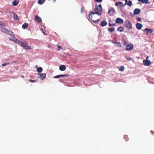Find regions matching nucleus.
Masks as SVG:
<instances>
[{
  "label": "nucleus",
  "instance_id": "1",
  "mask_svg": "<svg viewBox=\"0 0 154 154\" xmlns=\"http://www.w3.org/2000/svg\"><path fill=\"white\" fill-rule=\"evenodd\" d=\"M102 7L101 4L98 5H96L95 8L94 9V11L93 12H91V14H97L98 15L100 16L102 14Z\"/></svg>",
  "mask_w": 154,
  "mask_h": 154
},
{
  "label": "nucleus",
  "instance_id": "2",
  "mask_svg": "<svg viewBox=\"0 0 154 154\" xmlns=\"http://www.w3.org/2000/svg\"><path fill=\"white\" fill-rule=\"evenodd\" d=\"M124 24L126 27L128 29H131L132 28V25L130 21L128 20H126Z\"/></svg>",
  "mask_w": 154,
  "mask_h": 154
},
{
  "label": "nucleus",
  "instance_id": "3",
  "mask_svg": "<svg viewBox=\"0 0 154 154\" xmlns=\"http://www.w3.org/2000/svg\"><path fill=\"white\" fill-rule=\"evenodd\" d=\"M20 45L26 49H31V47L28 46L26 42H22Z\"/></svg>",
  "mask_w": 154,
  "mask_h": 154
},
{
  "label": "nucleus",
  "instance_id": "4",
  "mask_svg": "<svg viewBox=\"0 0 154 154\" xmlns=\"http://www.w3.org/2000/svg\"><path fill=\"white\" fill-rule=\"evenodd\" d=\"M1 31L2 32L5 33L9 35H11L13 33V32L12 31L8 29H7L2 28Z\"/></svg>",
  "mask_w": 154,
  "mask_h": 154
},
{
  "label": "nucleus",
  "instance_id": "5",
  "mask_svg": "<svg viewBox=\"0 0 154 154\" xmlns=\"http://www.w3.org/2000/svg\"><path fill=\"white\" fill-rule=\"evenodd\" d=\"M134 48L133 45L132 44H130L126 45V50L127 51L132 50Z\"/></svg>",
  "mask_w": 154,
  "mask_h": 154
},
{
  "label": "nucleus",
  "instance_id": "6",
  "mask_svg": "<svg viewBox=\"0 0 154 154\" xmlns=\"http://www.w3.org/2000/svg\"><path fill=\"white\" fill-rule=\"evenodd\" d=\"M11 16L14 18L16 20H19V19L18 18L17 15L14 12H10Z\"/></svg>",
  "mask_w": 154,
  "mask_h": 154
},
{
  "label": "nucleus",
  "instance_id": "7",
  "mask_svg": "<svg viewBox=\"0 0 154 154\" xmlns=\"http://www.w3.org/2000/svg\"><path fill=\"white\" fill-rule=\"evenodd\" d=\"M91 12H91L90 13H89V18L91 20L94 22V23H97L98 22L99 20H100V19H97V20H93L92 19V17L91 15L92 14H91Z\"/></svg>",
  "mask_w": 154,
  "mask_h": 154
},
{
  "label": "nucleus",
  "instance_id": "8",
  "mask_svg": "<svg viewBox=\"0 0 154 154\" xmlns=\"http://www.w3.org/2000/svg\"><path fill=\"white\" fill-rule=\"evenodd\" d=\"M116 23L121 24L123 23L124 22V21L122 19L118 18L116 19Z\"/></svg>",
  "mask_w": 154,
  "mask_h": 154
},
{
  "label": "nucleus",
  "instance_id": "9",
  "mask_svg": "<svg viewBox=\"0 0 154 154\" xmlns=\"http://www.w3.org/2000/svg\"><path fill=\"white\" fill-rule=\"evenodd\" d=\"M12 41L16 42V43L19 45H20L22 42L19 40L18 39H17L14 37H13V38L12 39Z\"/></svg>",
  "mask_w": 154,
  "mask_h": 154
},
{
  "label": "nucleus",
  "instance_id": "10",
  "mask_svg": "<svg viewBox=\"0 0 154 154\" xmlns=\"http://www.w3.org/2000/svg\"><path fill=\"white\" fill-rule=\"evenodd\" d=\"M153 32V30L151 29L146 28L145 29V32L147 35L151 34Z\"/></svg>",
  "mask_w": 154,
  "mask_h": 154
},
{
  "label": "nucleus",
  "instance_id": "11",
  "mask_svg": "<svg viewBox=\"0 0 154 154\" xmlns=\"http://www.w3.org/2000/svg\"><path fill=\"white\" fill-rule=\"evenodd\" d=\"M35 20L39 23H41L42 21L41 18L38 15H36L35 16Z\"/></svg>",
  "mask_w": 154,
  "mask_h": 154
},
{
  "label": "nucleus",
  "instance_id": "12",
  "mask_svg": "<svg viewBox=\"0 0 154 154\" xmlns=\"http://www.w3.org/2000/svg\"><path fill=\"white\" fill-rule=\"evenodd\" d=\"M46 77V75L45 73L40 74L38 76V78L42 80H43Z\"/></svg>",
  "mask_w": 154,
  "mask_h": 154
},
{
  "label": "nucleus",
  "instance_id": "13",
  "mask_svg": "<svg viewBox=\"0 0 154 154\" xmlns=\"http://www.w3.org/2000/svg\"><path fill=\"white\" fill-rule=\"evenodd\" d=\"M115 11V10L113 8H110L108 12V13L110 14V16L112 15Z\"/></svg>",
  "mask_w": 154,
  "mask_h": 154
},
{
  "label": "nucleus",
  "instance_id": "14",
  "mask_svg": "<svg viewBox=\"0 0 154 154\" xmlns=\"http://www.w3.org/2000/svg\"><path fill=\"white\" fill-rule=\"evenodd\" d=\"M140 12V10L139 9L136 8L134 11V14L135 15H138Z\"/></svg>",
  "mask_w": 154,
  "mask_h": 154
},
{
  "label": "nucleus",
  "instance_id": "15",
  "mask_svg": "<svg viewBox=\"0 0 154 154\" xmlns=\"http://www.w3.org/2000/svg\"><path fill=\"white\" fill-rule=\"evenodd\" d=\"M136 28L138 29H141L142 28V27L143 26V25L140 23H136Z\"/></svg>",
  "mask_w": 154,
  "mask_h": 154
},
{
  "label": "nucleus",
  "instance_id": "16",
  "mask_svg": "<svg viewBox=\"0 0 154 154\" xmlns=\"http://www.w3.org/2000/svg\"><path fill=\"white\" fill-rule=\"evenodd\" d=\"M128 5L129 6H131L132 5V3L131 1L130 0H129L128 1V0H125V5Z\"/></svg>",
  "mask_w": 154,
  "mask_h": 154
},
{
  "label": "nucleus",
  "instance_id": "17",
  "mask_svg": "<svg viewBox=\"0 0 154 154\" xmlns=\"http://www.w3.org/2000/svg\"><path fill=\"white\" fill-rule=\"evenodd\" d=\"M68 76L67 75H57L54 77V78H57L59 77H67Z\"/></svg>",
  "mask_w": 154,
  "mask_h": 154
},
{
  "label": "nucleus",
  "instance_id": "18",
  "mask_svg": "<svg viewBox=\"0 0 154 154\" xmlns=\"http://www.w3.org/2000/svg\"><path fill=\"white\" fill-rule=\"evenodd\" d=\"M66 67L64 65H61L59 67L60 70L62 71H63L65 70Z\"/></svg>",
  "mask_w": 154,
  "mask_h": 154
},
{
  "label": "nucleus",
  "instance_id": "19",
  "mask_svg": "<svg viewBox=\"0 0 154 154\" xmlns=\"http://www.w3.org/2000/svg\"><path fill=\"white\" fill-rule=\"evenodd\" d=\"M107 25V22L105 20L102 21L100 23V26H104Z\"/></svg>",
  "mask_w": 154,
  "mask_h": 154
},
{
  "label": "nucleus",
  "instance_id": "20",
  "mask_svg": "<svg viewBox=\"0 0 154 154\" xmlns=\"http://www.w3.org/2000/svg\"><path fill=\"white\" fill-rule=\"evenodd\" d=\"M151 64V62L148 60H145V66H149Z\"/></svg>",
  "mask_w": 154,
  "mask_h": 154
},
{
  "label": "nucleus",
  "instance_id": "21",
  "mask_svg": "<svg viewBox=\"0 0 154 154\" xmlns=\"http://www.w3.org/2000/svg\"><path fill=\"white\" fill-rule=\"evenodd\" d=\"M19 3V1L16 0H14L12 3V5L13 6L17 5Z\"/></svg>",
  "mask_w": 154,
  "mask_h": 154
},
{
  "label": "nucleus",
  "instance_id": "22",
  "mask_svg": "<svg viewBox=\"0 0 154 154\" xmlns=\"http://www.w3.org/2000/svg\"><path fill=\"white\" fill-rule=\"evenodd\" d=\"M28 26V24L27 23H25L22 26V28L23 29H25L27 28Z\"/></svg>",
  "mask_w": 154,
  "mask_h": 154
},
{
  "label": "nucleus",
  "instance_id": "23",
  "mask_svg": "<svg viewBox=\"0 0 154 154\" xmlns=\"http://www.w3.org/2000/svg\"><path fill=\"white\" fill-rule=\"evenodd\" d=\"M45 2V0H38V3L39 5L43 4Z\"/></svg>",
  "mask_w": 154,
  "mask_h": 154
},
{
  "label": "nucleus",
  "instance_id": "24",
  "mask_svg": "<svg viewBox=\"0 0 154 154\" xmlns=\"http://www.w3.org/2000/svg\"><path fill=\"white\" fill-rule=\"evenodd\" d=\"M124 28L123 27H122L121 26L119 27L117 29V30L121 32H122L124 30Z\"/></svg>",
  "mask_w": 154,
  "mask_h": 154
},
{
  "label": "nucleus",
  "instance_id": "25",
  "mask_svg": "<svg viewBox=\"0 0 154 154\" xmlns=\"http://www.w3.org/2000/svg\"><path fill=\"white\" fill-rule=\"evenodd\" d=\"M115 28L113 27H111L109 28L108 29V30L109 31L111 32H112L114 31L115 30Z\"/></svg>",
  "mask_w": 154,
  "mask_h": 154
},
{
  "label": "nucleus",
  "instance_id": "26",
  "mask_svg": "<svg viewBox=\"0 0 154 154\" xmlns=\"http://www.w3.org/2000/svg\"><path fill=\"white\" fill-rule=\"evenodd\" d=\"M37 71L38 72L41 73L42 71V68L41 67H39L37 68Z\"/></svg>",
  "mask_w": 154,
  "mask_h": 154
},
{
  "label": "nucleus",
  "instance_id": "27",
  "mask_svg": "<svg viewBox=\"0 0 154 154\" xmlns=\"http://www.w3.org/2000/svg\"><path fill=\"white\" fill-rule=\"evenodd\" d=\"M124 69H125V67L123 66H121L119 69V70L121 71H123L124 70Z\"/></svg>",
  "mask_w": 154,
  "mask_h": 154
},
{
  "label": "nucleus",
  "instance_id": "28",
  "mask_svg": "<svg viewBox=\"0 0 154 154\" xmlns=\"http://www.w3.org/2000/svg\"><path fill=\"white\" fill-rule=\"evenodd\" d=\"M116 23H109V26H116Z\"/></svg>",
  "mask_w": 154,
  "mask_h": 154
},
{
  "label": "nucleus",
  "instance_id": "29",
  "mask_svg": "<svg viewBox=\"0 0 154 154\" xmlns=\"http://www.w3.org/2000/svg\"><path fill=\"white\" fill-rule=\"evenodd\" d=\"M119 5L121 6L122 7H124V6L125 5H124L122 2H119Z\"/></svg>",
  "mask_w": 154,
  "mask_h": 154
},
{
  "label": "nucleus",
  "instance_id": "30",
  "mask_svg": "<svg viewBox=\"0 0 154 154\" xmlns=\"http://www.w3.org/2000/svg\"><path fill=\"white\" fill-rule=\"evenodd\" d=\"M10 63H5L2 64V66H6V65H8Z\"/></svg>",
  "mask_w": 154,
  "mask_h": 154
},
{
  "label": "nucleus",
  "instance_id": "31",
  "mask_svg": "<svg viewBox=\"0 0 154 154\" xmlns=\"http://www.w3.org/2000/svg\"><path fill=\"white\" fill-rule=\"evenodd\" d=\"M0 25H1L2 26H3L4 27H5V26H6L5 24L3 23H2H2H0Z\"/></svg>",
  "mask_w": 154,
  "mask_h": 154
},
{
  "label": "nucleus",
  "instance_id": "32",
  "mask_svg": "<svg viewBox=\"0 0 154 154\" xmlns=\"http://www.w3.org/2000/svg\"><path fill=\"white\" fill-rule=\"evenodd\" d=\"M117 46H119V47H122V45H121V44H120V42H117Z\"/></svg>",
  "mask_w": 154,
  "mask_h": 154
},
{
  "label": "nucleus",
  "instance_id": "33",
  "mask_svg": "<svg viewBox=\"0 0 154 154\" xmlns=\"http://www.w3.org/2000/svg\"><path fill=\"white\" fill-rule=\"evenodd\" d=\"M126 59L128 60H131V57H126Z\"/></svg>",
  "mask_w": 154,
  "mask_h": 154
},
{
  "label": "nucleus",
  "instance_id": "34",
  "mask_svg": "<svg viewBox=\"0 0 154 154\" xmlns=\"http://www.w3.org/2000/svg\"><path fill=\"white\" fill-rule=\"evenodd\" d=\"M57 47L58 48H59V49L58 50V51L60 50V49H61L62 48L61 46H57Z\"/></svg>",
  "mask_w": 154,
  "mask_h": 154
},
{
  "label": "nucleus",
  "instance_id": "35",
  "mask_svg": "<svg viewBox=\"0 0 154 154\" xmlns=\"http://www.w3.org/2000/svg\"><path fill=\"white\" fill-rule=\"evenodd\" d=\"M29 81L32 82H35L36 81L35 80H32L31 79L29 80Z\"/></svg>",
  "mask_w": 154,
  "mask_h": 154
},
{
  "label": "nucleus",
  "instance_id": "36",
  "mask_svg": "<svg viewBox=\"0 0 154 154\" xmlns=\"http://www.w3.org/2000/svg\"><path fill=\"white\" fill-rule=\"evenodd\" d=\"M95 1L97 2H101L102 1V0H95Z\"/></svg>",
  "mask_w": 154,
  "mask_h": 154
},
{
  "label": "nucleus",
  "instance_id": "37",
  "mask_svg": "<svg viewBox=\"0 0 154 154\" xmlns=\"http://www.w3.org/2000/svg\"><path fill=\"white\" fill-rule=\"evenodd\" d=\"M124 44L125 45H127V42L125 40H124Z\"/></svg>",
  "mask_w": 154,
  "mask_h": 154
},
{
  "label": "nucleus",
  "instance_id": "38",
  "mask_svg": "<svg viewBox=\"0 0 154 154\" xmlns=\"http://www.w3.org/2000/svg\"><path fill=\"white\" fill-rule=\"evenodd\" d=\"M139 2H142L143 3H144V0H138Z\"/></svg>",
  "mask_w": 154,
  "mask_h": 154
},
{
  "label": "nucleus",
  "instance_id": "39",
  "mask_svg": "<svg viewBox=\"0 0 154 154\" xmlns=\"http://www.w3.org/2000/svg\"><path fill=\"white\" fill-rule=\"evenodd\" d=\"M137 19L138 21H140L141 20V18L140 17H137Z\"/></svg>",
  "mask_w": 154,
  "mask_h": 154
},
{
  "label": "nucleus",
  "instance_id": "40",
  "mask_svg": "<svg viewBox=\"0 0 154 154\" xmlns=\"http://www.w3.org/2000/svg\"><path fill=\"white\" fill-rule=\"evenodd\" d=\"M149 3L148 0H145V3L147 4Z\"/></svg>",
  "mask_w": 154,
  "mask_h": 154
},
{
  "label": "nucleus",
  "instance_id": "41",
  "mask_svg": "<svg viewBox=\"0 0 154 154\" xmlns=\"http://www.w3.org/2000/svg\"><path fill=\"white\" fill-rule=\"evenodd\" d=\"M119 5V2H117L115 4V5L116 6H118Z\"/></svg>",
  "mask_w": 154,
  "mask_h": 154
},
{
  "label": "nucleus",
  "instance_id": "42",
  "mask_svg": "<svg viewBox=\"0 0 154 154\" xmlns=\"http://www.w3.org/2000/svg\"><path fill=\"white\" fill-rule=\"evenodd\" d=\"M112 42L113 43H114V44H117V42H115V41H112Z\"/></svg>",
  "mask_w": 154,
  "mask_h": 154
},
{
  "label": "nucleus",
  "instance_id": "43",
  "mask_svg": "<svg viewBox=\"0 0 154 154\" xmlns=\"http://www.w3.org/2000/svg\"><path fill=\"white\" fill-rule=\"evenodd\" d=\"M151 133H153V134H152V135H154V132L153 131H151Z\"/></svg>",
  "mask_w": 154,
  "mask_h": 154
},
{
  "label": "nucleus",
  "instance_id": "44",
  "mask_svg": "<svg viewBox=\"0 0 154 154\" xmlns=\"http://www.w3.org/2000/svg\"><path fill=\"white\" fill-rule=\"evenodd\" d=\"M144 62H145V61H144V60H143V63L144 64Z\"/></svg>",
  "mask_w": 154,
  "mask_h": 154
},
{
  "label": "nucleus",
  "instance_id": "45",
  "mask_svg": "<svg viewBox=\"0 0 154 154\" xmlns=\"http://www.w3.org/2000/svg\"><path fill=\"white\" fill-rule=\"evenodd\" d=\"M144 62H145V61H144V60H143V63L144 64Z\"/></svg>",
  "mask_w": 154,
  "mask_h": 154
},
{
  "label": "nucleus",
  "instance_id": "46",
  "mask_svg": "<svg viewBox=\"0 0 154 154\" xmlns=\"http://www.w3.org/2000/svg\"><path fill=\"white\" fill-rule=\"evenodd\" d=\"M149 57L148 56H147L146 57V60H148V58Z\"/></svg>",
  "mask_w": 154,
  "mask_h": 154
},
{
  "label": "nucleus",
  "instance_id": "47",
  "mask_svg": "<svg viewBox=\"0 0 154 154\" xmlns=\"http://www.w3.org/2000/svg\"><path fill=\"white\" fill-rule=\"evenodd\" d=\"M127 137V135L125 136V137Z\"/></svg>",
  "mask_w": 154,
  "mask_h": 154
},
{
  "label": "nucleus",
  "instance_id": "48",
  "mask_svg": "<svg viewBox=\"0 0 154 154\" xmlns=\"http://www.w3.org/2000/svg\"><path fill=\"white\" fill-rule=\"evenodd\" d=\"M22 77H23H23H24V76H22Z\"/></svg>",
  "mask_w": 154,
  "mask_h": 154
},
{
  "label": "nucleus",
  "instance_id": "49",
  "mask_svg": "<svg viewBox=\"0 0 154 154\" xmlns=\"http://www.w3.org/2000/svg\"><path fill=\"white\" fill-rule=\"evenodd\" d=\"M15 62V61H13V63Z\"/></svg>",
  "mask_w": 154,
  "mask_h": 154
},
{
  "label": "nucleus",
  "instance_id": "50",
  "mask_svg": "<svg viewBox=\"0 0 154 154\" xmlns=\"http://www.w3.org/2000/svg\"><path fill=\"white\" fill-rule=\"evenodd\" d=\"M10 40H11V38H10L9 39Z\"/></svg>",
  "mask_w": 154,
  "mask_h": 154
}]
</instances>
